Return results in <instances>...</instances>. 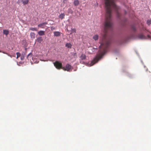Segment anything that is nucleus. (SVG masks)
<instances>
[{
    "instance_id": "1",
    "label": "nucleus",
    "mask_w": 151,
    "mask_h": 151,
    "mask_svg": "<svg viewBox=\"0 0 151 151\" xmlns=\"http://www.w3.org/2000/svg\"><path fill=\"white\" fill-rule=\"evenodd\" d=\"M110 44L109 40L105 39L102 42L99 47L101 49L99 51V53L91 61L90 63H88L87 65L88 66H91L98 62L99 60L101 58L103 55L107 51V49L109 47Z\"/></svg>"
},
{
    "instance_id": "2",
    "label": "nucleus",
    "mask_w": 151,
    "mask_h": 151,
    "mask_svg": "<svg viewBox=\"0 0 151 151\" xmlns=\"http://www.w3.org/2000/svg\"><path fill=\"white\" fill-rule=\"evenodd\" d=\"M106 14H111V8L115 10L116 14H119L117 11V7L114 3V0H104Z\"/></svg>"
},
{
    "instance_id": "3",
    "label": "nucleus",
    "mask_w": 151,
    "mask_h": 151,
    "mask_svg": "<svg viewBox=\"0 0 151 151\" xmlns=\"http://www.w3.org/2000/svg\"><path fill=\"white\" fill-rule=\"evenodd\" d=\"M53 63L56 68L58 69H60L62 68V63L58 61H56Z\"/></svg>"
},
{
    "instance_id": "4",
    "label": "nucleus",
    "mask_w": 151,
    "mask_h": 151,
    "mask_svg": "<svg viewBox=\"0 0 151 151\" xmlns=\"http://www.w3.org/2000/svg\"><path fill=\"white\" fill-rule=\"evenodd\" d=\"M66 68L65 69L64 68H63V69L65 70H67L68 71H70V70L72 68V66H71L69 64H67L66 65Z\"/></svg>"
},
{
    "instance_id": "5",
    "label": "nucleus",
    "mask_w": 151,
    "mask_h": 151,
    "mask_svg": "<svg viewBox=\"0 0 151 151\" xmlns=\"http://www.w3.org/2000/svg\"><path fill=\"white\" fill-rule=\"evenodd\" d=\"M137 36L138 38L139 39H144L146 38L142 34H139Z\"/></svg>"
},
{
    "instance_id": "6",
    "label": "nucleus",
    "mask_w": 151,
    "mask_h": 151,
    "mask_svg": "<svg viewBox=\"0 0 151 151\" xmlns=\"http://www.w3.org/2000/svg\"><path fill=\"white\" fill-rule=\"evenodd\" d=\"M61 33L59 32L55 31L54 32V35L55 36L59 37L60 36Z\"/></svg>"
},
{
    "instance_id": "7",
    "label": "nucleus",
    "mask_w": 151,
    "mask_h": 151,
    "mask_svg": "<svg viewBox=\"0 0 151 151\" xmlns=\"http://www.w3.org/2000/svg\"><path fill=\"white\" fill-rule=\"evenodd\" d=\"M42 40V39L41 37H39L37 38L36 41L39 43H41Z\"/></svg>"
},
{
    "instance_id": "8",
    "label": "nucleus",
    "mask_w": 151,
    "mask_h": 151,
    "mask_svg": "<svg viewBox=\"0 0 151 151\" xmlns=\"http://www.w3.org/2000/svg\"><path fill=\"white\" fill-rule=\"evenodd\" d=\"M75 6H78L79 3V1L78 0H74L73 2Z\"/></svg>"
},
{
    "instance_id": "9",
    "label": "nucleus",
    "mask_w": 151,
    "mask_h": 151,
    "mask_svg": "<svg viewBox=\"0 0 151 151\" xmlns=\"http://www.w3.org/2000/svg\"><path fill=\"white\" fill-rule=\"evenodd\" d=\"M30 37L32 39H34L35 37V34L34 32H31L30 35Z\"/></svg>"
},
{
    "instance_id": "10",
    "label": "nucleus",
    "mask_w": 151,
    "mask_h": 151,
    "mask_svg": "<svg viewBox=\"0 0 151 151\" xmlns=\"http://www.w3.org/2000/svg\"><path fill=\"white\" fill-rule=\"evenodd\" d=\"M65 46L68 48H71L72 47V45L70 43H67L65 44Z\"/></svg>"
},
{
    "instance_id": "11",
    "label": "nucleus",
    "mask_w": 151,
    "mask_h": 151,
    "mask_svg": "<svg viewBox=\"0 0 151 151\" xmlns=\"http://www.w3.org/2000/svg\"><path fill=\"white\" fill-rule=\"evenodd\" d=\"M38 34L40 36H42L44 35V31L42 30L39 31L38 32Z\"/></svg>"
},
{
    "instance_id": "12",
    "label": "nucleus",
    "mask_w": 151,
    "mask_h": 151,
    "mask_svg": "<svg viewBox=\"0 0 151 151\" xmlns=\"http://www.w3.org/2000/svg\"><path fill=\"white\" fill-rule=\"evenodd\" d=\"M47 24V23L46 22H43L42 23H40L38 25V27H42L44 25L46 24Z\"/></svg>"
},
{
    "instance_id": "13",
    "label": "nucleus",
    "mask_w": 151,
    "mask_h": 151,
    "mask_svg": "<svg viewBox=\"0 0 151 151\" xmlns=\"http://www.w3.org/2000/svg\"><path fill=\"white\" fill-rule=\"evenodd\" d=\"M65 15L64 13H62L59 16V17L61 19L64 18L65 17Z\"/></svg>"
},
{
    "instance_id": "14",
    "label": "nucleus",
    "mask_w": 151,
    "mask_h": 151,
    "mask_svg": "<svg viewBox=\"0 0 151 151\" xmlns=\"http://www.w3.org/2000/svg\"><path fill=\"white\" fill-rule=\"evenodd\" d=\"M3 34L6 35H7L9 33V31L6 30H4L3 32Z\"/></svg>"
},
{
    "instance_id": "15",
    "label": "nucleus",
    "mask_w": 151,
    "mask_h": 151,
    "mask_svg": "<svg viewBox=\"0 0 151 151\" xmlns=\"http://www.w3.org/2000/svg\"><path fill=\"white\" fill-rule=\"evenodd\" d=\"M98 38L99 36L97 35H95L93 37V38L94 40H97L98 39Z\"/></svg>"
},
{
    "instance_id": "16",
    "label": "nucleus",
    "mask_w": 151,
    "mask_h": 151,
    "mask_svg": "<svg viewBox=\"0 0 151 151\" xmlns=\"http://www.w3.org/2000/svg\"><path fill=\"white\" fill-rule=\"evenodd\" d=\"M131 29L134 32H135L136 31V27L134 25L132 26Z\"/></svg>"
},
{
    "instance_id": "17",
    "label": "nucleus",
    "mask_w": 151,
    "mask_h": 151,
    "mask_svg": "<svg viewBox=\"0 0 151 151\" xmlns=\"http://www.w3.org/2000/svg\"><path fill=\"white\" fill-rule=\"evenodd\" d=\"M80 58L82 60H84L86 58V56L85 55L82 54Z\"/></svg>"
},
{
    "instance_id": "18",
    "label": "nucleus",
    "mask_w": 151,
    "mask_h": 151,
    "mask_svg": "<svg viewBox=\"0 0 151 151\" xmlns=\"http://www.w3.org/2000/svg\"><path fill=\"white\" fill-rule=\"evenodd\" d=\"M29 2L28 0H25L24 1H23L22 3L24 5H25L27 4Z\"/></svg>"
},
{
    "instance_id": "19",
    "label": "nucleus",
    "mask_w": 151,
    "mask_h": 151,
    "mask_svg": "<svg viewBox=\"0 0 151 151\" xmlns=\"http://www.w3.org/2000/svg\"><path fill=\"white\" fill-rule=\"evenodd\" d=\"M30 30L32 31H37V28L35 27H31L29 28Z\"/></svg>"
},
{
    "instance_id": "20",
    "label": "nucleus",
    "mask_w": 151,
    "mask_h": 151,
    "mask_svg": "<svg viewBox=\"0 0 151 151\" xmlns=\"http://www.w3.org/2000/svg\"><path fill=\"white\" fill-rule=\"evenodd\" d=\"M147 24L148 25L151 24V19H148L147 21Z\"/></svg>"
},
{
    "instance_id": "21",
    "label": "nucleus",
    "mask_w": 151,
    "mask_h": 151,
    "mask_svg": "<svg viewBox=\"0 0 151 151\" xmlns=\"http://www.w3.org/2000/svg\"><path fill=\"white\" fill-rule=\"evenodd\" d=\"M17 55V57L16 58H18L19 57L21 56V54L19 52H17L16 53Z\"/></svg>"
},
{
    "instance_id": "22",
    "label": "nucleus",
    "mask_w": 151,
    "mask_h": 151,
    "mask_svg": "<svg viewBox=\"0 0 151 151\" xmlns=\"http://www.w3.org/2000/svg\"><path fill=\"white\" fill-rule=\"evenodd\" d=\"M17 3H18L19 4H20L23 1V0H17Z\"/></svg>"
},
{
    "instance_id": "23",
    "label": "nucleus",
    "mask_w": 151,
    "mask_h": 151,
    "mask_svg": "<svg viewBox=\"0 0 151 151\" xmlns=\"http://www.w3.org/2000/svg\"><path fill=\"white\" fill-rule=\"evenodd\" d=\"M32 53H29V54L28 55H27V59H29V56L30 55L32 56Z\"/></svg>"
},
{
    "instance_id": "24",
    "label": "nucleus",
    "mask_w": 151,
    "mask_h": 151,
    "mask_svg": "<svg viewBox=\"0 0 151 151\" xmlns=\"http://www.w3.org/2000/svg\"><path fill=\"white\" fill-rule=\"evenodd\" d=\"M127 75L130 78H132L133 77L132 76L131 74H130L129 73H127Z\"/></svg>"
},
{
    "instance_id": "25",
    "label": "nucleus",
    "mask_w": 151,
    "mask_h": 151,
    "mask_svg": "<svg viewBox=\"0 0 151 151\" xmlns=\"http://www.w3.org/2000/svg\"><path fill=\"white\" fill-rule=\"evenodd\" d=\"M24 55H22L21 57V60H23L24 59Z\"/></svg>"
},
{
    "instance_id": "26",
    "label": "nucleus",
    "mask_w": 151,
    "mask_h": 151,
    "mask_svg": "<svg viewBox=\"0 0 151 151\" xmlns=\"http://www.w3.org/2000/svg\"><path fill=\"white\" fill-rule=\"evenodd\" d=\"M147 36L148 38H149L150 40H151V37L150 35H147Z\"/></svg>"
},
{
    "instance_id": "27",
    "label": "nucleus",
    "mask_w": 151,
    "mask_h": 151,
    "mask_svg": "<svg viewBox=\"0 0 151 151\" xmlns=\"http://www.w3.org/2000/svg\"><path fill=\"white\" fill-rule=\"evenodd\" d=\"M68 0H63V2L64 3H65L66 2V1H67Z\"/></svg>"
},
{
    "instance_id": "28",
    "label": "nucleus",
    "mask_w": 151,
    "mask_h": 151,
    "mask_svg": "<svg viewBox=\"0 0 151 151\" xmlns=\"http://www.w3.org/2000/svg\"><path fill=\"white\" fill-rule=\"evenodd\" d=\"M80 63H81V64H85V63L84 62H83V61H80Z\"/></svg>"
},
{
    "instance_id": "29",
    "label": "nucleus",
    "mask_w": 151,
    "mask_h": 151,
    "mask_svg": "<svg viewBox=\"0 0 151 151\" xmlns=\"http://www.w3.org/2000/svg\"><path fill=\"white\" fill-rule=\"evenodd\" d=\"M25 55V53L24 52L22 54V55H24V56Z\"/></svg>"
},
{
    "instance_id": "30",
    "label": "nucleus",
    "mask_w": 151,
    "mask_h": 151,
    "mask_svg": "<svg viewBox=\"0 0 151 151\" xmlns=\"http://www.w3.org/2000/svg\"><path fill=\"white\" fill-rule=\"evenodd\" d=\"M69 11H70V12H72V11H71V9H69Z\"/></svg>"
},
{
    "instance_id": "31",
    "label": "nucleus",
    "mask_w": 151,
    "mask_h": 151,
    "mask_svg": "<svg viewBox=\"0 0 151 151\" xmlns=\"http://www.w3.org/2000/svg\"><path fill=\"white\" fill-rule=\"evenodd\" d=\"M141 63H142V64H143V62H142V60H141Z\"/></svg>"
},
{
    "instance_id": "32",
    "label": "nucleus",
    "mask_w": 151,
    "mask_h": 151,
    "mask_svg": "<svg viewBox=\"0 0 151 151\" xmlns=\"http://www.w3.org/2000/svg\"><path fill=\"white\" fill-rule=\"evenodd\" d=\"M126 13H127V12H126V11H125V14H126Z\"/></svg>"
},
{
    "instance_id": "33",
    "label": "nucleus",
    "mask_w": 151,
    "mask_h": 151,
    "mask_svg": "<svg viewBox=\"0 0 151 151\" xmlns=\"http://www.w3.org/2000/svg\"><path fill=\"white\" fill-rule=\"evenodd\" d=\"M69 12H70L71 13H72V12H70V11H69Z\"/></svg>"
},
{
    "instance_id": "34",
    "label": "nucleus",
    "mask_w": 151,
    "mask_h": 151,
    "mask_svg": "<svg viewBox=\"0 0 151 151\" xmlns=\"http://www.w3.org/2000/svg\"><path fill=\"white\" fill-rule=\"evenodd\" d=\"M115 53H116V52L117 53V52H116V50H115Z\"/></svg>"
},
{
    "instance_id": "35",
    "label": "nucleus",
    "mask_w": 151,
    "mask_h": 151,
    "mask_svg": "<svg viewBox=\"0 0 151 151\" xmlns=\"http://www.w3.org/2000/svg\"><path fill=\"white\" fill-rule=\"evenodd\" d=\"M2 52L4 53H5L4 52Z\"/></svg>"
},
{
    "instance_id": "36",
    "label": "nucleus",
    "mask_w": 151,
    "mask_h": 151,
    "mask_svg": "<svg viewBox=\"0 0 151 151\" xmlns=\"http://www.w3.org/2000/svg\"><path fill=\"white\" fill-rule=\"evenodd\" d=\"M76 69H75V70H74V71H76Z\"/></svg>"
},
{
    "instance_id": "37",
    "label": "nucleus",
    "mask_w": 151,
    "mask_h": 151,
    "mask_svg": "<svg viewBox=\"0 0 151 151\" xmlns=\"http://www.w3.org/2000/svg\"><path fill=\"white\" fill-rule=\"evenodd\" d=\"M17 65H19V64H18V63H17Z\"/></svg>"
},
{
    "instance_id": "38",
    "label": "nucleus",
    "mask_w": 151,
    "mask_h": 151,
    "mask_svg": "<svg viewBox=\"0 0 151 151\" xmlns=\"http://www.w3.org/2000/svg\"><path fill=\"white\" fill-rule=\"evenodd\" d=\"M53 29H54L55 28L54 27L53 28Z\"/></svg>"
},
{
    "instance_id": "39",
    "label": "nucleus",
    "mask_w": 151,
    "mask_h": 151,
    "mask_svg": "<svg viewBox=\"0 0 151 151\" xmlns=\"http://www.w3.org/2000/svg\"><path fill=\"white\" fill-rule=\"evenodd\" d=\"M2 52L1 51H0V52Z\"/></svg>"
},
{
    "instance_id": "40",
    "label": "nucleus",
    "mask_w": 151,
    "mask_h": 151,
    "mask_svg": "<svg viewBox=\"0 0 151 151\" xmlns=\"http://www.w3.org/2000/svg\"><path fill=\"white\" fill-rule=\"evenodd\" d=\"M120 44H122V42H120Z\"/></svg>"
},
{
    "instance_id": "41",
    "label": "nucleus",
    "mask_w": 151,
    "mask_h": 151,
    "mask_svg": "<svg viewBox=\"0 0 151 151\" xmlns=\"http://www.w3.org/2000/svg\"><path fill=\"white\" fill-rule=\"evenodd\" d=\"M144 67H145V65H144Z\"/></svg>"
},
{
    "instance_id": "42",
    "label": "nucleus",
    "mask_w": 151,
    "mask_h": 151,
    "mask_svg": "<svg viewBox=\"0 0 151 151\" xmlns=\"http://www.w3.org/2000/svg\"><path fill=\"white\" fill-rule=\"evenodd\" d=\"M94 49V48H93V50Z\"/></svg>"
}]
</instances>
